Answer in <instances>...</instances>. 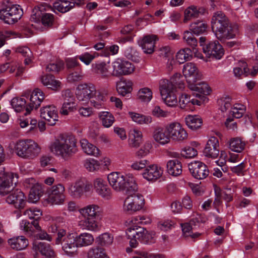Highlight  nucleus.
<instances>
[{
	"label": "nucleus",
	"mask_w": 258,
	"mask_h": 258,
	"mask_svg": "<svg viewBox=\"0 0 258 258\" xmlns=\"http://www.w3.org/2000/svg\"><path fill=\"white\" fill-rule=\"evenodd\" d=\"M50 150L55 156L68 160L78 152L76 140L72 136L60 135L51 144Z\"/></svg>",
	"instance_id": "nucleus-1"
},
{
	"label": "nucleus",
	"mask_w": 258,
	"mask_h": 258,
	"mask_svg": "<svg viewBox=\"0 0 258 258\" xmlns=\"http://www.w3.org/2000/svg\"><path fill=\"white\" fill-rule=\"evenodd\" d=\"M111 186L116 191L126 190L130 194V189L135 191L138 189L137 185L132 176H124L118 172L110 173L107 177Z\"/></svg>",
	"instance_id": "nucleus-2"
},
{
	"label": "nucleus",
	"mask_w": 258,
	"mask_h": 258,
	"mask_svg": "<svg viewBox=\"0 0 258 258\" xmlns=\"http://www.w3.org/2000/svg\"><path fill=\"white\" fill-rule=\"evenodd\" d=\"M14 151L18 156L22 158L33 159L40 153L41 148L33 140H21L16 143Z\"/></svg>",
	"instance_id": "nucleus-3"
},
{
	"label": "nucleus",
	"mask_w": 258,
	"mask_h": 258,
	"mask_svg": "<svg viewBox=\"0 0 258 258\" xmlns=\"http://www.w3.org/2000/svg\"><path fill=\"white\" fill-rule=\"evenodd\" d=\"M127 238L130 239V245L132 247H136L138 244V240L147 243L151 238V234L144 228L134 226L128 227L126 231Z\"/></svg>",
	"instance_id": "nucleus-4"
},
{
	"label": "nucleus",
	"mask_w": 258,
	"mask_h": 258,
	"mask_svg": "<svg viewBox=\"0 0 258 258\" xmlns=\"http://www.w3.org/2000/svg\"><path fill=\"white\" fill-rule=\"evenodd\" d=\"M137 191H134L131 189L130 194L126 192L128 196L124 202L123 210L130 214L141 210L144 204L143 197Z\"/></svg>",
	"instance_id": "nucleus-5"
},
{
	"label": "nucleus",
	"mask_w": 258,
	"mask_h": 258,
	"mask_svg": "<svg viewBox=\"0 0 258 258\" xmlns=\"http://www.w3.org/2000/svg\"><path fill=\"white\" fill-rule=\"evenodd\" d=\"M92 185L90 182L78 179L71 183L68 187V194L73 199H81L91 191Z\"/></svg>",
	"instance_id": "nucleus-6"
},
{
	"label": "nucleus",
	"mask_w": 258,
	"mask_h": 258,
	"mask_svg": "<svg viewBox=\"0 0 258 258\" xmlns=\"http://www.w3.org/2000/svg\"><path fill=\"white\" fill-rule=\"evenodd\" d=\"M46 194V201L50 204L61 205L64 203L66 198L65 187L62 183H59L49 187Z\"/></svg>",
	"instance_id": "nucleus-7"
},
{
	"label": "nucleus",
	"mask_w": 258,
	"mask_h": 258,
	"mask_svg": "<svg viewBox=\"0 0 258 258\" xmlns=\"http://www.w3.org/2000/svg\"><path fill=\"white\" fill-rule=\"evenodd\" d=\"M30 20L35 23V24H32V26L35 28L38 29L39 25L41 24L43 28L47 29L52 26L54 18L53 14L46 13L42 14L41 11L35 9L33 10Z\"/></svg>",
	"instance_id": "nucleus-8"
},
{
	"label": "nucleus",
	"mask_w": 258,
	"mask_h": 258,
	"mask_svg": "<svg viewBox=\"0 0 258 258\" xmlns=\"http://www.w3.org/2000/svg\"><path fill=\"white\" fill-rule=\"evenodd\" d=\"M23 14V10L19 5L9 6L0 11V19L6 23L13 24L20 19Z\"/></svg>",
	"instance_id": "nucleus-9"
},
{
	"label": "nucleus",
	"mask_w": 258,
	"mask_h": 258,
	"mask_svg": "<svg viewBox=\"0 0 258 258\" xmlns=\"http://www.w3.org/2000/svg\"><path fill=\"white\" fill-rule=\"evenodd\" d=\"M11 172H7L0 176V195H9L15 189V185L18 182V177Z\"/></svg>",
	"instance_id": "nucleus-10"
},
{
	"label": "nucleus",
	"mask_w": 258,
	"mask_h": 258,
	"mask_svg": "<svg viewBox=\"0 0 258 258\" xmlns=\"http://www.w3.org/2000/svg\"><path fill=\"white\" fill-rule=\"evenodd\" d=\"M166 132L169 133L170 140L182 142L187 139L188 135L181 124L177 122H170L165 125Z\"/></svg>",
	"instance_id": "nucleus-11"
},
{
	"label": "nucleus",
	"mask_w": 258,
	"mask_h": 258,
	"mask_svg": "<svg viewBox=\"0 0 258 258\" xmlns=\"http://www.w3.org/2000/svg\"><path fill=\"white\" fill-rule=\"evenodd\" d=\"M112 66L115 77L131 74L135 69L134 64L131 62L119 59L113 62Z\"/></svg>",
	"instance_id": "nucleus-12"
},
{
	"label": "nucleus",
	"mask_w": 258,
	"mask_h": 258,
	"mask_svg": "<svg viewBox=\"0 0 258 258\" xmlns=\"http://www.w3.org/2000/svg\"><path fill=\"white\" fill-rule=\"evenodd\" d=\"M214 33L218 39L224 41L236 37L238 34V27L230 22Z\"/></svg>",
	"instance_id": "nucleus-13"
},
{
	"label": "nucleus",
	"mask_w": 258,
	"mask_h": 258,
	"mask_svg": "<svg viewBox=\"0 0 258 258\" xmlns=\"http://www.w3.org/2000/svg\"><path fill=\"white\" fill-rule=\"evenodd\" d=\"M204 53L209 58L220 59L224 54L222 46L217 41H211L203 47Z\"/></svg>",
	"instance_id": "nucleus-14"
},
{
	"label": "nucleus",
	"mask_w": 258,
	"mask_h": 258,
	"mask_svg": "<svg viewBox=\"0 0 258 258\" xmlns=\"http://www.w3.org/2000/svg\"><path fill=\"white\" fill-rule=\"evenodd\" d=\"M6 201L9 204L13 205L17 209H23L25 207L27 200L24 194L18 188H15L9 195Z\"/></svg>",
	"instance_id": "nucleus-15"
},
{
	"label": "nucleus",
	"mask_w": 258,
	"mask_h": 258,
	"mask_svg": "<svg viewBox=\"0 0 258 258\" xmlns=\"http://www.w3.org/2000/svg\"><path fill=\"white\" fill-rule=\"evenodd\" d=\"M188 168L192 176L198 179H205L209 174L206 165L199 161L191 162L188 165Z\"/></svg>",
	"instance_id": "nucleus-16"
},
{
	"label": "nucleus",
	"mask_w": 258,
	"mask_h": 258,
	"mask_svg": "<svg viewBox=\"0 0 258 258\" xmlns=\"http://www.w3.org/2000/svg\"><path fill=\"white\" fill-rule=\"evenodd\" d=\"M182 73L186 79L188 85L191 83H196L201 78V74L193 62H187L183 66Z\"/></svg>",
	"instance_id": "nucleus-17"
},
{
	"label": "nucleus",
	"mask_w": 258,
	"mask_h": 258,
	"mask_svg": "<svg viewBox=\"0 0 258 258\" xmlns=\"http://www.w3.org/2000/svg\"><path fill=\"white\" fill-rule=\"evenodd\" d=\"M44 94L40 89H35L32 92L29 98V102L26 108L25 115L29 114L33 109H37L41 104V103L44 99Z\"/></svg>",
	"instance_id": "nucleus-18"
},
{
	"label": "nucleus",
	"mask_w": 258,
	"mask_h": 258,
	"mask_svg": "<svg viewBox=\"0 0 258 258\" xmlns=\"http://www.w3.org/2000/svg\"><path fill=\"white\" fill-rule=\"evenodd\" d=\"M220 146L218 139L211 137L207 141L204 148V155L208 158L216 159L219 155Z\"/></svg>",
	"instance_id": "nucleus-19"
},
{
	"label": "nucleus",
	"mask_w": 258,
	"mask_h": 258,
	"mask_svg": "<svg viewBox=\"0 0 258 258\" xmlns=\"http://www.w3.org/2000/svg\"><path fill=\"white\" fill-rule=\"evenodd\" d=\"M96 90L93 84H82L80 85L77 90V97L79 101H87L95 95Z\"/></svg>",
	"instance_id": "nucleus-20"
},
{
	"label": "nucleus",
	"mask_w": 258,
	"mask_h": 258,
	"mask_svg": "<svg viewBox=\"0 0 258 258\" xmlns=\"http://www.w3.org/2000/svg\"><path fill=\"white\" fill-rule=\"evenodd\" d=\"M40 117L45 119L50 125H53L57 120V111L55 106L48 105L40 109Z\"/></svg>",
	"instance_id": "nucleus-21"
},
{
	"label": "nucleus",
	"mask_w": 258,
	"mask_h": 258,
	"mask_svg": "<svg viewBox=\"0 0 258 258\" xmlns=\"http://www.w3.org/2000/svg\"><path fill=\"white\" fill-rule=\"evenodd\" d=\"M162 174L163 170L156 164L147 166L142 173L143 177L149 181L156 180L162 176Z\"/></svg>",
	"instance_id": "nucleus-22"
},
{
	"label": "nucleus",
	"mask_w": 258,
	"mask_h": 258,
	"mask_svg": "<svg viewBox=\"0 0 258 258\" xmlns=\"http://www.w3.org/2000/svg\"><path fill=\"white\" fill-rule=\"evenodd\" d=\"M230 21L225 14L221 11L214 13L211 19V27L213 32L229 24Z\"/></svg>",
	"instance_id": "nucleus-23"
},
{
	"label": "nucleus",
	"mask_w": 258,
	"mask_h": 258,
	"mask_svg": "<svg viewBox=\"0 0 258 258\" xmlns=\"http://www.w3.org/2000/svg\"><path fill=\"white\" fill-rule=\"evenodd\" d=\"M157 39L156 35H148L139 40L138 43L145 53L152 54L154 51L155 44Z\"/></svg>",
	"instance_id": "nucleus-24"
},
{
	"label": "nucleus",
	"mask_w": 258,
	"mask_h": 258,
	"mask_svg": "<svg viewBox=\"0 0 258 258\" xmlns=\"http://www.w3.org/2000/svg\"><path fill=\"white\" fill-rule=\"evenodd\" d=\"M94 72L102 79H108L114 76V69L111 71V67L109 63L100 62L93 64Z\"/></svg>",
	"instance_id": "nucleus-25"
},
{
	"label": "nucleus",
	"mask_w": 258,
	"mask_h": 258,
	"mask_svg": "<svg viewBox=\"0 0 258 258\" xmlns=\"http://www.w3.org/2000/svg\"><path fill=\"white\" fill-rule=\"evenodd\" d=\"M84 218H99L102 216V209L98 205H88L79 210Z\"/></svg>",
	"instance_id": "nucleus-26"
},
{
	"label": "nucleus",
	"mask_w": 258,
	"mask_h": 258,
	"mask_svg": "<svg viewBox=\"0 0 258 258\" xmlns=\"http://www.w3.org/2000/svg\"><path fill=\"white\" fill-rule=\"evenodd\" d=\"M79 246L77 244L76 237L71 235L65 237L62 243V248L66 254L74 255L77 253Z\"/></svg>",
	"instance_id": "nucleus-27"
},
{
	"label": "nucleus",
	"mask_w": 258,
	"mask_h": 258,
	"mask_svg": "<svg viewBox=\"0 0 258 258\" xmlns=\"http://www.w3.org/2000/svg\"><path fill=\"white\" fill-rule=\"evenodd\" d=\"M93 186L96 192L102 198L106 199L110 198L111 189L103 179L96 178L93 182Z\"/></svg>",
	"instance_id": "nucleus-28"
},
{
	"label": "nucleus",
	"mask_w": 258,
	"mask_h": 258,
	"mask_svg": "<svg viewBox=\"0 0 258 258\" xmlns=\"http://www.w3.org/2000/svg\"><path fill=\"white\" fill-rule=\"evenodd\" d=\"M195 83H191L188 85V88L194 91L193 95L198 98L203 97V95L209 94L211 90L209 85L205 82H201L195 84Z\"/></svg>",
	"instance_id": "nucleus-29"
},
{
	"label": "nucleus",
	"mask_w": 258,
	"mask_h": 258,
	"mask_svg": "<svg viewBox=\"0 0 258 258\" xmlns=\"http://www.w3.org/2000/svg\"><path fill=\"white\" fill-rule=\"evenodd\" d=\"M153 137L156 142L161 145H165L170 142L169 133L166 132L165 127H156L153 133Z\"/></svg>",
	"instance_id": "nucleus-30"
},
{
	"label": "nucleus",
	"mask_w": 258,
	"mask_h": 258,
	"mask_svg": "<svg viewBox=\"0 0 258 258\" xmlns=\"http://www.w3.org/2000/svg\"><path fill=\"white\" fill-rule=\"evenodd\" d=\"M83 0H59L53 4V8L61 13H66L75 7V4L79 6Z\"/></svg>",
	"instance_id": "nucleus-31"
},
{
	"label": "nucleus",
	"mask_w": 258,
	"mask_h": 258,
	"mask_svg": "<svg viewBox=\"0 0 258 258\" xmlns=\"http://www.w3.org/2000/svg\"><path fill=\"white\" fill-rule=\"evenodd\" d=\"M10 247L16 250L25 249L29 244L28 240L24 236L13 237L8 240Z\"/></svg>",
	"instance_id": "nucleus-32"
},
{
	"label": "nucleus",
	"mask_w": 258,
	"mask_h": 258,
	"mask_svg": "<svg viewBox=\"0 0 258 258\" xmlns=\"http://www.w3.org/2000/svg\"><path fill=\"white\" fill-rule=\"evenodd\" d=\"M167 173L173 176H178L181 174L182 166L181 162L177 159L170 160L166 163Z\"/></svg>",
	"instance_id": "nucleus-33"
},
{
	"label": "nucleus",
	"mask_w": 258,
	"mask_h": 258,
	"mask_svg": "<svg viewBox=\"0 0 258 258\" xmlns=\"http://www.w3.org/2000/svg\"><path fill=\"white\" fill-rule=\"evenodd\" d=\"M77 244L79 247H86L91 245L94 242V236L88 232H83L76 236Z\"/></svg>",
	"instance_id": "nucleus-34"
},
{
	"label": "nucleus",
	"mask_w": 258,
	"mask_h": 258,
	"mask_svg": "<svg viewBox=\"0 0 258 258\" xmlns=\"http://www.w3.org/2000/svg\"><path fill=\"white\" fill-rule=\"evenodd\" d=\"M40 81L44 86H47L53 90L60 88V82L55 80L54 76L52 75H43L40 77Z\"/></svg>",
	"instance_id": "nucleus-35"
},
{
	"label": "nucleus",
	"mask_w": 258,
	"mask_h": 258,
	"mask_svg": "<svg viewBox=\"0 0 258 258\" xmlns=\"http://www.w3.org/2000/svg\"><path fill=\"white\" fill-rule=\"evenodd\" d=\"M133 83L130 80H120L116 83V90L120 95H129L132 90Z\"/></svg>",
	"instance_id": "nucleus-36"
},
{
	"label": "nucleus",
	"mask_w": 258,
	"mask_h": 258,
	"mask_svg": "<svg viewBox=\"0 0 258 258\" xmlns=\"http://www.w3.org/2000/svg\"><path fill=\"white\" fill-rule=\"evenodd\" d=\"M245 142L240 137L233 138L229 141V149L235 152H241L245 149Z\"/></svg>",
	"instance_id": "nucleus-37"
},
{
	"label": "nucleus",
	"mask_w": 258,
	"mask_h": 258,
	"mask_svg": "<svg viewBox=\"0 0 258 258\" xmlns=\"http://www.w3.org/2000/svg\"><path fill=\"white\" fill-rule=\"evenodd\" d=\"M80 144L83 151L87 155L98 156L99 153V150L94 145L90 143L85 139L80 141Z\"/></svg>",
	"instance_id": "nucleus-38"
},
{
	"label": "nucleus",
	"mask_w": 258,
	"mask_h": 258,
	"mask_svg": "<svg viewBox=\"0 0 258 258\" xmlns=\"http://www.w3.org/2000/svg\"><path fill=\"white\" fill-rule=\"evenodd\" d=\"M186 124L192 130H197L200 128L203 124L201 117L198 115H188L185 118Z\"/></svg>",
	"instance_id": "nucleus-39"
},
{
	"label": "nucleus",
	"mask_w": 258,
	"mask_h": 258,
	"mask_svg": "<svg viewBox=\"0 0 258 258\" xmlns=\"http://www.w3.org/2000/svg\"><path fill=\"white\" fill-rule=\"evenodd\" d=\"M98 218H84L82 221L84 229L88 231H98L100 230V226L97 221Z\"/></svg>",
	"instance_id": "nucleus-40"
},
{
	"label": "nucleus",
	"mask_w": 258,
	"mask_h": 258,
	"mask_svg": "<svg viewBox=\"0 0 258 258\" xmlns=\"http://www.w3.org/2000/svg\"><path fill=\"white\" fill-rule=\"evenodd\" d=\"M37 247L40 252L45 258H53L55 257L54 251L49 244L40 242L38 244Z\"/></svg>",
	"instance_id": "nucleus-41"
},
{
	"label": "nucleus",
	"mask_w": 258,
	"mask_h": 258,
	"mask_svg": "<svg viewBox=\"0 0 258 258\" xmlns=\"http://www.w3.org/2000/svg\"><path fill=\"white\" fill-rule=\"evenodd\" d=\"M175 86L169 80L166 79H161L159 82V90L161 95H165L175 91Z\"/></svg>",
	"instance_id": "nucleus-42"
},
{
	"label": "nucleus",
	"mask_w": 258,
	"mask_h": 258,
	"mask_svg": "<svg viewBox=\"0 0 258 258\" xmlns=\"http://www.w3.org/2000/svg\"><path fill=\"white\" fill-rule=\"evenodd\" d=\"M128 114L133 121L138 124H148L151 123L152 121V117L150 116H145L134 112H129Z\"/></svg>",
	"instance_id": "nucleus-43"
},
{
	"label": "nucleus",
	"mask_w": 258,
	"mask_h": 258,
	"mask_svg": "<svg viewBox=\"0 0 258 258\" xmlns=\"http://www.w3.org/2000/svg\"><path fill=\"white\" fill-rule=\"evenodd\" d=\"M142 142V133L141 131L134 130L128 140V145L133 148H137Z\"/></svg>",
	"instance_id": "nucleus-44"
},
{
	"label": "nucleus",
	"mask_w": 258,
	"mask_h": 258,
	"mask_svg": "<svg viewBox=\"0 0 258 258\" xmlns=\"http://www.w3.org/2000/svg\"><path fill=\"white\" fill-rule=\"evenodd\" d=\"M99 119L102 125L105 127H110L114 122V117L112 114L108 111H103L100 113Z\"/></svg>",
	"instance_id": "nucleus-45"
},
{
	"label": "nucleus",
	"mask_w": 258,
	"mask_h": 258,
	"mask_svg": "<svg viewBox=\"0 0 258 258\" xmlns=\"http://www.w3.org/2000/svg\"><path fill=\"white\" fill-rule=\"evenodd\" d=\"M176 60L179 63H183L192 58L191 50L190 48H184L180 50L176 54Z\"/></svg>",
	"instance_id": "nucleus-46"
},
{
	"label": "nucleus",
	"mask_w": 258,
	"mask_h": 258,
	"mask_svg": "<svg viewBox=\"0 0 258 258\" xmlns=\"http://www.w3.org/2000/svg\"><path fill=\"white\" fill-rule=\"evenodd\" d=\"M152 98V92L148 87L140 89L137 93V99L142 102H148Z\"/></svg>",
	"instance_id": "nucleus-47"
},
{
	"label": "nucleus",
	"mask_w": 258,
	"mask_h": 258,
	"mask_svg": "<svg viewBox=\"0 0 258 258\" xmlns=\"http://www.w3.org/2000/svg\"><path fill=\"white\" fill-rule=\"evenodd\" d=\"M88 258H109L104 250L99 247L91 248L88 252Z\"/></svg>",
	"instance_id": "nucleus-48"
},
{
	"label": "nucleus",
	"mask_w": 258,
	"mask_h": 258,
	"mask_svg": "<svg viewBox=\"0 0 258 258\" xmlns=\"http://www.w3.org/2000/svg\"><path fill=\"white\" fill-rule=\"evenodd\" d=\"M207 25L202 21H197L191 24L190 30L196 35H200L206 31Z\"/></svg>",
	"instance_id": "nucleus-49"
},
{
	"label": "nucleus",
	"mask_w": 258,
	"mask_h": 258,
	"mask_svg": "<svg viewBox=\"0 0 258 258\" xmlns=\"http://www.w3.org/2000/svg\"><path fill=\"white\" fill-rule=\"evenodd\" d=\"M27 101L23 98H14L11 101V105L16 112H21L26 109Z\"/></svg>",
	"instance_id": "nucleus-50"
},
{
	"label": "nucleus",
	"mask_w": 258,
	"mask_h": 258,
	"mask_svg": "<svg viewBox=\"0 0 258 258\" xmlns=\"http://www.w3.org/2000/svg\"><path fill=\"white\" fill-rule=\"evenodd\" d=\"M191 99L190 96L188 95L185 93L181 94L179 100L180 108L185 110L191 109L192 108Z\"/></svg>",
	"instance_id": "nucleus-51"
},
{
	"label": "nucleus",
	"mask_w": 258,
	"mask_h": 258,
	"mask_svg": "<svg viewBox=\"0 0 258 258\" xmlns=\"http://www.w3.org/2000/svg\"><path fill=\"white\" fill-rule=\"evenodd\" d=\"M192 33V32L189 31H185L183 33V39L187 45L190 46L192 48L193 51H194L196 50L198 42Z\"/></svg>",
	"instance_id": "nucleus-52"
},
{
	"label": "nucleus",
	"mask_w": 258,
	"mask_h": 258,
	"mask_svg": "<svg viewBox=\"0 0 258 258\" xmlns=\"http://www.w3.org/2000/svg\"><path fill=\"white\" fill-rule=\"evenodd\" d=\"M198 10L197 8L194 6H191L187 8L184 12V22H186L188 20L192 18H197L199 16V14L202 12Z\"/></svg>",
	"instance_id": "nucleus-53"
},
{
	"label": "nucleus",
	"mask_w": 258,
	"mask_h": 258,
	"mask_svg": "<svg viewBox=\"0 0 258 258\" xmlns=\"http://www.w3.org/2000/svg\"><path fill=\"white\" fill-rule=\"evenodd\" d=\"M23 214L30 219L39 220L42 215V212L39 209L33 208L25 210Z\"/></svg>",
	"instance_id": "nucleus-54"
},
{
	"label": "nucleus",
	"mask_w": 258,
	"mask_h": 258,
	"mask_svg": "<svg viewBox=\"0 0 258 258\" xmlns=\"http://www.w3.org/2000/svg\"><path fill=\"white\" fill-rule=\"evenodd\" d=\"M161 97L164 103L169 107H175L177 104V99L175 91L167 93L165 95H162Z\"/></svg>",
	"instance_id": "nucleus-55"
},
{
	"label": "nucleus",
	"mask_w": 258,
	"mask_h": 258,
	"mask_svg": "<svg viewBox=\"0 0 258 258\" xmlns=\"http://www.w3.org/2000/svg\"><path fill=\"white\" fill-rule=\"evenodd\" d=\"M97 241L101 245L107 246L112 243L113 237L110 234L106 232L100 235L97 238Z\"/></svg>",
	"instance_id": "nucleus-56"
},
{
	"label": "nucleus",
	"mask_w": 258,
	"mask_h": 258,
	"mask_svg": "<svg viewBox=\"0 0 258 258\" xmlns=\"http://www.w3.org/2000/svg\"><path fill=\"white\" fill-rule=\"evenodd\" d=\"M246 110V107L242 104H235L233 105V107L231 109V113L232 115L236 118H241Z\"/></svg>",
	"instance_id": "nucleus-57"
},
{
	"label": "nucleus",
	"mask_w": 258,
	"mask_h": 258,
	"mask_svg": "<svg viewBox=\"0 0 258 258\" xmlns=\"http://www.w3.org/2000/svg\"><path fill=\"white\" fill-rule=\"evenodd\" d=\"M61 97L63 103H76L75 97L72 90L66 89L61 92Z\"/></svg>",
	"instance_id": "nucleus-58"
},
{
	"label": "nucleus",
	"mask_w": 258,
	"mask_h": 258,
	"mask_svg": "<svg viewBox=\"0 0 258 258\" xmlns=\"http://www.w3.org/2000/svg\"><path fill=\"white\" fill-rule=\"evenodd\" d=\"M83 76L82 70L80 67L78 69L77 71L70 73L67 79L70 82H75L82 80Z\"/></svg>",
	"instance_id": "nucleus-59"
},
{
	"label": "nucleus",
	"mask_w": 258,
	"mask_h": 258,
	"mask_svg": "<svg viewBox=\"0 0 258 258\" xmlns=\"http://www.w3.org/2000/svg\"><path fill=\"white\" fill-rule=\"evenodd\" d=\"M40 195V186L34 187L30 190L28 201L29 203H35L39 200Z\"/></svg>",
	"instance_id": "nucleus-60"
},
{
	"label": "nucleus",
	"mask_w": 258,
	"mask_h": 258,
	"mask_svg": "<svg viewBox=\"0 0 258 258\" xmlns=\"http://www.w3.org/2000/svg\"><path fill=\"white\" fill-rule=\"evenodd\" d=\"M84 166L88 171H94L99 169L100 163L94 159L87 160L85 162Z\"/></svg>",
	"instance_id": "nucleus-61"
},
{
	"label": "nucleus",
	"mask_w": 258,
	"mask_h": 258,
	"mask_svg": "<svg viewBox=\"0 0 258 258\" xmlns=\"http://www.w3.org/2000/svg\"><path fill=\"white\" fill-rule=\"evenodd\" d=\"M76 110V103H63L60 110V113L62 115H67L70 113Z\"/></svg>",
	"instance_id": "nucleus-62"
},
{
	"label": "nucleus",
	"mask_w": 258,
	"mask_h": 258,
	"mask_svg": "<svg viewBox=\"0 0 258 258\" xmlns=\"http://www.w3.org/2000/svg\"><path fill=\"white\" fill-rule=\"evenodd\" d=\"M152 114L153 116L158 118H165L169 116L170 113L167 110L161 109L159 106L157 105L153 108Z\"/></svg>",
	"instance_id": "nucleus-63"
},
{
	"label": "nucleus",
	"mask_w": 258,
	"mask_h": 258,
	"mask_svg": "<svg viewBox=\"0 0 258 258\" xmlns=\"http://www.w3.org/2000/svg\"><path fill=\"white\" fill-rule=\"evenodd\" d=\"M231 99L229 96L222 97L218 100L219 105L220 106V109L222 112L226 111L231 107Z\"/></svg>",
	"instance_id": "nucleus-64"
}]
</instances>
